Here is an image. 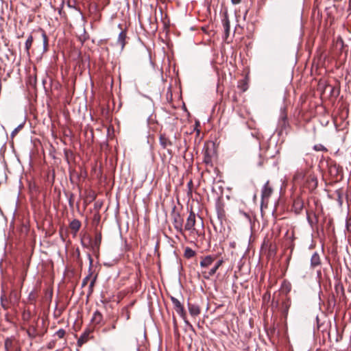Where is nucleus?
Listing matches in <instances>:
<instances>
[{
    "label": "nucleus",
    "mask_w": 351,
    "mask_h": 351,
    "mask_svg": "<svg viewBox=\"0 0 351 351\" xmlns=\"http://www.w3.org/2000/svg\"><path fill=\"white\" fill-rule=\"evenodd\" d=\"M193 181L191 180L187 183V186H188V189H189L188 194H191V193H192V188H193Z\"/></svg>",
    "instance_id": "obj_41"
},
{
    "label": "nucleus",
    "mask_w": 351,
    "mask_h": 351,
    "mask_svg": "<svg viewBox=\"0 0 351 351\" xmlns=\"http://www.w3.org/2000/svg\"><path fill=\"white\" fill-rule=\"evenodd\" d=\"M199 122H198V121H197V122L195 123L196 126L199 125Z\"/></svg>",
    "instance_id": "obj_52"
},
{
    "label": "nucleus",
    "mask_w": 351,
    "mask_h": 351,
    "mask_svg": "<svg viewBox=\"0 0 351 351\" xmlns=\"http://www.w3.org/2000/svg\"><path fill=\"white\" fill-rule=\"evenodd\" d=\"M247 14V10L245 11V14L244 15V17H245L246 14Z\"/></svg>",
    "instance_id": "obj_53"
},
{
    "label": "nucleus",
    "mask_w": 351,
    "mask_h": 351,
    "mask_svg": "<svg viewBox=\"0 0 351 351\" xmlns=\"http://www.w3.org/2000/svg\"><path fill=\"white\" fill-rule=\"evenodd\" d=\"M208 148L204 150L203 162L207 165L213 166L212 156Z\"/></svg>",
    "instance_id": "obj_19"
},
{
    "label": "nucleus",
    "mask_w": 351,
    "mask_h": 351,
    "mask_svg": "<svg viewBox=\"0 0 351 351\" xmlns=\"http://www.w3.org/2000/svg\"><path fill=\"white\" fill-rule=\"evenodd\" d=\"M172 221L174 228L180 234L184 233L183 223L184 219L179 213L173 212L171 214Z\"/></svg>",
    "instance_id": "obj_5"
},
{
    "label": "nucleus",
    "mask_w": 351,
    "mask_h": 351,
    "mask_svg": "<svg viewBox=\"0 0 351 351\" xmlns=\"http://www.w3.org/2000/svg\"><path fill=\"white\" fill-rule=\"evenodd\" d=\"M69 227L72 231H73L74 234H75L80 230L81 227V222L78 219H73L69 224Z\"/></svg>",
    "instance_id": "obj_21"
},
{
    "label": "nucleus",
    "mask_w": 351,
    "mask_h": 351,
    "mask_svg": "<svg viewBox=\"0 0 351 351\" xmlns=\"http://www.w3.org/2000/svg\"><path fill=\"white\" fill-rule=\"evenodd\" d=\"M335 291L337 296H344V288L340 283L336 284L335 286Z\"/></svg>",
    "instance_id": "obj_29"
},
{
    "label": "nucleus",
    "mask_w": 351,
    "mask_h": 351,
    "mask_svg": "<svg viewBox=\"0 0 351 351\" xmlns=\"http://www.w3.org/2000/svg\"><path fill=\"white\" fill-rule=\"evenodd\" d=\"M321 264L320 257L317 252H315L311 258V265L315 267Z\"/></svg>",
    "instance_id": "obj_22"
},
{
    "label": "nucleus",
    "mask_w": 351,
    "mask_h": 351,
    "mask_svg": "<svg viewBox=\"0 0 351 351\" xmlns=\"http://www.w3.org/2000/svg\"><path fill=\"white\" fill-rule=\"evenodd\" d=\"M88 261H89V268H88V274L82 280V287H84L85 286L87 285L88 282V280L92 278V276L93 275V271H92L93 260V258H92V256H91V255L90 254H88Z\"/></svg>",
    "instance_id": "obj_10"
},
{
    "label": "nucleus",
    "mask_w": 351,
    "mask_h": 351,
    "mask_svg": "<svg viewBox=\"0 0 351 351\" xmlns=\"http://www.w3.org/2000/svg\"><path fill=\"white\" fill-rule=\"evenodd\" d=\"M217 214L218 219L222 221L223 219H225L226 217V213L225 210L221 206H218L217 207Z\"/></svg>",
    "instance_id": "obj_28"
},
{
    "label": "nucleus",
    "mask_w": 351,
    "mask_h": 351,
    "mask_svg": "<svg viewBox=\"0 0 351 351\" xmlns=\"http://www.w3.org/2000/svg\"><path fill=\"white\" fill-rule=\"evenodd\" d=\"M274 193V187L269 180H267L261 189V205L268 204L269 199Z\"/></svg>",
    "instance_id": "obj_2"
},
{
    "label": "nucleus",
    "mask_w": 351,
    "mask_h": 351,
    "mask_svg": "<svg viewBox=\"0 0 351 351\" xmlns=\"http://www.w3.org/2000/svg\"><path fill=\"white\" fill-rule=\"evenodd\" d=\"M77 258L79 261H80V252L79 250H77Z\"/></svg>",
    "instance_id": "obj_46"
},
{
    "label": "nucleus",
    "mask_w": 351,
    "mask_h": 351,
    "mask_svg": "<svg viewBox=\"0 0 351 351\" xmlns=\"http://www.w3.org/2000/svg\"><path fill=\"white\" fill-rule=\"evenodd\" d=\"M282 119H283V120H286L287 117H286V116H283V117H282Z\"/></svg>",
    "instance_id": "obj_51"
},
{
    "label": "nucleus",
    "mask_w": 351,
    "mask_h": 351,
    "mask_svg": "<svg viewBox=\"0 0 351 351\" xmlns=\"http://www.w3.org/2000/svg\"><path fill=\"white\" fill-rule=\"evenodd\" d=\"M328 87L330 88V90H331V93L334 90V87L333 86H328Z\"/></svg>",
    "instance_id": "obj_49"
},
{
    "label": "nucleus",
    "mask_w": 351,
    "mask_h": 351,
    "mask_svg": "<svg viewBox=\"0 0 351 351\" xmlns=\"http://www.w3.org/2000/svg\"><path fill=\"white\" fill-rule=\"evenodd\" d=\"M34 316L32 315L31 311L29 309H25L23 311L22 313V319L24 322L25 324L30 322L33 320Z\"/></svg>",
    "instance_id": "obj_17"
},
{
    "label": "nucleus",
    "mask_w": 351,
    "mask_h": 351,
    "mask_svg": "<svg viewBox=\"0 0 351 351\" xmlns=\"http://www.w3.org/2000/svg\"><path fill=\"white\" fill-rule=\"evenodd\" d=\"M335 195H336V200L337 201L339 205L341 206L343 204V191L341 189H339L335 191Z\"/></svg>",
    "instance_id": "obj_25"
},
{
    "label": "nucleus",
    "mask_w": 351,
    "mask_h": 351,
    "mask_svg": "<svg viewBox=\"0 0 351 351\" xmlns=\"http://www.w3.org/2000/svg\"><path fill=\"white\" fill-rule=\"evenodd\" d=\"M66 334L65 330L60 328L55 333V335L57 336L59 339H62Z\"/></svg>",
    "instance_id": "obj_35"
},
{
    "label": "nucleus",
    "mask_w": 351,
    "mask_h": 351,
    "mask_svg": "<svg viewBox=\"0 0 351 351\" xmlns=\"http://www.w3.org/2000/svg\"><path fill=\"white\" fill-rule=\"evenodd\" d=\"M195 213L191 210L187 219L186 222L185 223L184 231L187 230L191 232H193L195 230Z\"/></svg>",
    "instance_id": "obj_7"
},
{
    "label": "nucleus",
    "mask_w": 351,
    "mask_h": 351,
    "mask_svg": "<svg viewBox=\"0 0 351 351\" xmlns=\"http://www.w3.org/2000/svg\"><path fill=\"white\" fill-rule=\"evenodd\" d=\"M180 134L174 132L172 136L166 133L160 134L159 142L163 149H167L168 153L171 154V151L168 149L169 147L177 145V141L179 140Z\"/></svg>",
    "instance_id": "obj_1"
},
{
    "label": "nucleus",
    "mask_w": 351,
    "mask_h": 351,
    "mask_svg": "<svg viewBox=\"0 0 351 351\" xmlns=\"http://www.w3.org/2000/svg\"><path fill=\"white\" fill-rule=\"evenodd\" d=\"M271 306L272 308H277L278 306V301L274 302V300H273Z\"/></svg>",
    "instance_id": "obj_43"
},
{
    "label": "nucleus",
    "mask_w": 351,
    "mask_h": 351,
    "mask_svg": "<svg viewBox=\"0 0 351 351\" xmlns=\"http://www.w3.org/2000/svg\"><path fill=\"white\" fill-rule=\"evenodd\" d=\"M126 319H130V313L129 312L127 313V315H126Z\"/></svg>",
    "instance_id": "obj_47"
},
{
    "label": "nucleus",
    "mask_w": 351,
    "mask_h": 351,
    "mask_svg": "<svg viewBox=\"0 0 351 351\" xmlns=\"http://www.w3.org/2000/svg\"><path fill=\"white\" fill-rule=\"evenodd\" d=\"M313 216H314V219H315V220H313V219L311 217V216H310V215H309L308 212V211H306V218H307V221H308V223L311 225V227H313V226H314V224L317 223V221H318L317 217V215H316V214H315V213H313Z\"/></svg>",
    "instance_id": "obj_30"
},
{
    "label": "nucleus",
    "mask_w": 351,
    "mask_h": 351,
    "mask_svg": "<svg viewBox=\"0 0 351 351\" xmlns=\"http://www.w3.org/2000/svg\"><path fill=\"white\" fill-rule=\"evenodd\" d=\"M334 169L336 171V173H339V167L337 165H334L333 167L331 169V170Z\"/></svg>",
    "instance_id": "obj_45"
},
{
    "label": "nucleus",
    "mask_w": 351,
    "mask_h": 351,
    "mask_svg": "<svg viewBox=\"0 0 351 351\" xmlns=\"http://www.w3.org/2000/svg\"><path fill=\"white\" fill-rule=\"evenodd\" d=\"M4 347L5 351H21V348L18 342L12 337L5 339Z\"/></svg>",
    "instance_id": "obj_6"
},
{
    "label": "nucleus",
    "mask_w": 351,
    "mask_h": 351,
    "mask_svg": "<svg viewBox=\"0 0 351 351\" xmlns=\"http://www.w3.org/2000/svg\"><path fill=\"white\" fill-rule=\"evenodd\" d=\"M127 33L125 30H122L118 36L117 45H119L121 50L123 49L126 44Z\"/></svg>",
    "instance_id": "obj_15"
},
{
    "label": "nucleus",
    "mask_w": 351,
    "mask_h": 351,
    "mask_svg": "<svg viewBox=\"0 0 351 351\" xmlns=\"http://www.w3.org/2000/svg\"><path fill=\"white\" fill-rule=\"evenodd\" d=\"M335 304H336V300H335L334 295H332L328 299V305L330 306H335Z\"/></svg>",
    "instance_id": "obj_38"
},
{
    "label": "nucleus",
    "mask_w": 351,
    "mask_h": 351,
    "mask_svg": "<svg viewBox=\"0 0 351 351\" xmlns=\"http://www.w3.org/2000/svg\"><path fill=\"white\" fill-rule=\"evenodd\" d=\"M33 41H34L33 36L32 35H29L25 43V51L28 55L29 54V49L32 45Z\"/></svg>",
    "instance_id": "obj_27"
},
{
    "label": "nucleus",
    "mask_w": 351,
    "mask_h": 351,
    "mask_svg": "<svg viewBox=\"0 0 351 351\" xmlns=\"http://www.w3.org/2000/svg\"><path fill=\"white\" fill-rule=\"evenodd\" d=\"M101 242V234L99 232L95 235V239H94V241H93V243L92 245V248H93V251L99 250Z\"/></svg>",
    "instance_id": "obj_20"
},
{
    "label": "nucleus",
    "mask_w": 351,
    "mask_h": 351,
    "mask_svg": "<svg viewBox=\"0 0 351 351\" xmlns=\"http://www.w3.org/2000/svg\"><path fill=\"white\" fill-rule=\"evenodd\" d=\"M48 348H53V345L51 343H49V345H48Z\"/></svg>",
    "instance_id": "obj_48"
},
{
    "label": "nucleus",
    "mask_w": 351,
    "mask_h": 351,
    "mask_svg": "<svg viewBox=\"0 0 351 351\" xmlns=\"http://www.w3.org/2000/svg\"><path fill=\"white\" fill-rule=\"evenodd\" d=\"M171 301L172 302V304L173 305V308L176 313L183 319L186 317V311L184 310V308L183 305L181 304V302L178 300V299L176 298L173 296H171Z\"/></svg>",
    "instance_id": "obj_8"
},
{
    "label": "nucleus",
    "mask_w": 351,
    "mask_h": 351,
    "mask_svg": "<svg viewBox=\"0 0 351 351\" xmlns=\"http://www.w3.org/2000/svg\"><path fill=\"white\" fill-rule=\"evenodd\" d=\"M23 128V123L20 124L18 127H16L11 133V137L14 138L18 132Z\"/></svg>",
    "instance_id": "obj_34"
},
{
    "label": "nucleus",
    "mask_w": 351,
    "mask_h": 351,
    "mask_svg": "<svg viewBox=\"0 0 351 351\" xmlns=\"http://www.w3.org/2000/svg\"><path fill=\"white\" fill-rule=\"evenodd\" d=\"M313 149L316 152H328L327 148L322 144H317L313 146Z\"/></svg>",
    "instance_id": "obj_32"
},
{
    "label": "nucleus",
    "mask_w": 351,
    "mask_h": 351,
    "mask_svg": "<svg viewBox=\"0 0 351 351\" xmlns=\"http://www.w3.org/2000/svg\"><path fill=\"white\" fill-rule=\"evenodd\" d=\"M215 258L216 256L212 255L201 257L200 266L202 267H208L213 264Z\"/></svg>",
    "instance_id": "obj_12"
},
{
    "label": "nucleus",
    "mask_w": 351,
    "mask_h": 351,
    "mask_svg": "<svg viewBox=\"0 0 351 351\" xmlns=\"http://www.w3.org/2000/svg\"><path fill=\"white\" fill-rule=\"evenodd\" d=\"M333 49L339 55L344 53L345 58L347 56L348 46L344 44L341 36H338L334 41Z\"/></svg>",
    "instance_id": "obj_4"
},
{
    "label": "nucleus",
    "mask_w": 351,
    "mask_h": 351,
    "mask_svg": "<svg viewBox=\"0 0 351 351\" xmlns=\"http://www.w3.org/2000/svg\"><path fill=\"white\" fill-rule=\"evenodd\" d=\"M188 307L189 311L192 316L195 317L200 313V308L198 305L188 303Z\"/></svg>",
    "instance_id": "obj_18"
},
{
    "label": "nucleus",
    "mask_w": 351,
    "mask_h": 351,
    "mask_svg": "<svg viewBox=\"0 0 351 351\" xmlns=\"http://www.w3.org/2000/svg\"><path fill=\"white\" fill-rule=\"evenodd\" d=\"M40 31L41 32V34H42V37H43V49H44V51H47L48 49V45H49L48 37H47L45 32L43 29H40Z\"/></svg>",
    "instance_id": "obj_24"
},
{
    "label": "nucleus",
    "mask_w": 351,
    "mask_h": 351,
    "mask_svg": "<svg viewBox=\"0 0 351 351\" xmlns=\"http://www.w3.org/2000/svg\"><path fill=\"white\" fill-rule=\"evenodd\" d=\"M231 2L234 5L239 4L241 2V0H231Z\"/></svg>",
    "instance_id": "obj_44"
},
{
    "label": "nucleus",
    "mask_w": 351,
    "mask_h": 351,
    "mask_svg": "<svg viewBox=\"0 0 351 351\" xmlns=\"http://www.w3.org/2000/svg\"><path fill=\"white\" fill-rule=\"evenodd\" d=\"M50 297H52V291L50 292Z\"/></svg>",
    "instance_id": "obj_54"
},
{
    "label": "nucleus",
    "mask_w": 351,
    "mask_h": 351,
    "mask_svg": "<svg viewBox=\"0 0 351 351\" xmlns=\"http://www.w3.org/2000/svg\"><path fill=\"white\" fill-rule=\"evenodd\" d=\"M90 332L89 331H85L82 334L80 337L77 340V345L79 346H82L84 343H85L88 339L89 336Z\"/></svg>",
    "instance_id": "obj_23"
},
{
    "label": "nucleus",
    "mask_w": 351,
    "mask_h": 351,
    "mask_svg": "<svg viewBox=\"0 0 351 351\" xmlns=\"http://www.w3.org/2000/svg\"><path fill=\"white\" fill-rule=\"evenodd\" d=\"M263 160H261L259 162H258V165L261 166L263 165Z\"/></svg>",
    "instance_id": "obj_50"
},
{
    "label": "nucleus",
    "mask_w": 351,
    "mask_h": 351,
    "mask_svg": "<svg viewBox=\"0 0 351 351\" xmlns=\"http://www.w3.org/2000/svg\"><path fill=\"white\" fill-rule=\"evenodd\" d=\"M263 300H269L270 298V293L269 292H266L264 295H263Z\"/></svg>",
    "instance_id": "obj_42"
},
{
    "label": "nucleus",
    "mask_w": 351,
    "mask_h": 351,
    "mask_svg": "<svg viewBox=\"0 0 351 351\" xmlns=\"http://www.w3.org/2000/svg\"><path fill=\"white\" fill-rule=\"evenodd\" d=\"M74 194L71 193L69 196V204L71 208L73 207V203H74Z\"/></svg>",
    "instance_id": "obj_37"
},
{
    "label": "nucleus",
    "mask_w": 351,
    "mask_h": 351,
    "mask_svg": "<svg viewBox=\"0 0 351 351\" xmlns=\"http://www.w3.org/2000/svg\"><path fill=\"white\" fill-rule=\"evenodd\" d=\"M117 319L114 320L113 322V323L112 324V325L110 326V327L104 328L103 329V332H107L110 331V330L116 329V328H117Z\"/></svg>",
    "instance_id": "obj_36"
},
{
    "label": "nucleus",
    "mask_w": 351,
    "mask_h": 351,
    "mask_svg": "<svg viewBox=\"0 0 351 351\" xmlns=\"http://www.w3.org/2000/svg\"><path fill=\"white\" fill-rule=\"evenodd\" d=\"M37 298V293L35 291V290L32 291L29 295H28V300L30 301L31 303H34Z\"/></svg>",
    "instance_id": "obj_33"
},
{
    "label": "nucleus",
    "mask_w": 351,
    "mask_h": 351,
    "mask_svg": "<svg viewBox=\"0 0 351 351\" xmlns=\"http://www.w3.org/2000/svg\"><path fill=\"white\" fill-rule=\"evenodd\" d=\"M1 304L4 309H7L8 308V301L6 300H4L3 296L1 297Z\"/></svg>",
    "instance_id": "obj_40"
},
{
    "label": "nucleus",
    "mask_w": 351,
    "mask_h": 351,
    "mask_svg": "<svg viewBox=\"0 0 351 351\" xmlns=\"http://www.w3.org/2000/svg\"><path fill=\"white\" fill-rule=\"evenodd\" d=\"M346 226L347 230L351 232V217H349L346 219Z\"/></svg>",
    "instance_id": "obj_39"
},
{
    "label": "nucleus",
    "mask_w": 351,
    "mask_h": 351,
    "mask_svg": "<svg viewBox=\"0 0 351 351\" xmlns=\"http://www.w3.org/2000/svg\"><path fill=\"white\" fill-rule=\"evenodd\" d=\"M222 24L224 29V39L227 40L230 32V21L227 15L222 19Z\"/></svg>",
    "instance_id": "obj_16"
},
{
    "label": "nucleus",
    "mask_w": 351,
    "mask_h": 351,
    "mask_svg": "<svg viewBox=\"0 0 351 351\" xmlns=\"http://www.w3.org/2000/svg\"><path fill=\"white\" fill-rule=\"evenodd\" d=\"M195 252L191 248L186 247L184 250V256L186 258H192L195 256Z\"/></svg>",
    "instance_id": "obj_31"
},
{
    "label": "nucleus",
    "mask_w": 351,
    "mask_h": 351,
    "mask_svg": "<svg viewBox=\"0 0 351 351\" xmlns=\"http://www.w3.org/2000/svg\"><path fill=\"white\" fill-rule=\"evenodd\" d=\"M223 260L219 259L216 262L214 267L209 271L202 272L204 278L206 279H209L210 276H213L216 273V271H217L219 267L223 264Z\"/></svg>",
    "instance_id": "obj_11"
},
{
    "label": "nucleus",
    "mask_w": 351,
    "mask_h": 351,
    "mask_svg": "<svg viewBox=\"0 0 351 351\" xmlns=\"http://www.w3.org/2000/svg\"><path fill=\"white\" fill-rule=\"evenodd\" d=\"M104 317L101 313L97 310L94 312L92 319H91V323L94 326L101 325L103 322Z\"/></svg>",
    "instance_id": "obj_13"
},
{
    "label": "nucleus",
    "mask_w": 351,
    "mask_h": 351,
    "mask_svg": "<svg viewBox=\"0 0 351 351\" xmlns=\"http://www.w3.org/2000/svg\"><path fill=\"white\" fill-rule=\"evenodd\" d=\"M38 322L39 317L34 316L33 320L27 324L28 328L26 332L30 339H34L40 335L38 329Z\"/></svg>",
    "instance_id": "obj_3"
},
{
    "label": "nucleus",
    "mask_w": 351,
    "mask_h": 351,
    "mask_svg": "<svg viewBox=\"0 0 351 351\" xmlns=\"http://www.w3.org/2000/svg\"><path fill=\"white\" fill-rule=\"evenodd\" d=\"M97 278V274H95V276H93L92 278H90L91 280H90V282L88 286V296L90 295L93 292V288H94L95 284L96 282Z\"/></svg>",
    "instance_id": "obj_26"
},
{
    "label": "nucleus",
    "mask_w": 351,
    "mask_h": 351,
    "mask_svg": "<svg viewBox=\"0 0 351 351\" xmlns=\"http://www.w3.org/2000/svg\"><path fill=\"white\" fill-rule=\"evenodd\" d=\"M291 306V300L289 298L286 297L282 300L279 310L282 315L286 318L288 315L289 309Z\"/></svg>",
    "instance_id": "obj_9"
},
{
    "label": "nucleus",
    "mask_w": 351,
    "mask_h": 351,
    "mask_svg": "<svg viewBox=\"0 0 351 351\" xmlns=\"http://www.w3.org/2000/svg\"><path fill=\"white\" fill-rule=\"evenodd\" d=\"M304 207V202L300 197L294 199L293 203V210L296 214H300Z\"/></svg>",
    "instance_id": "obj_14"
}]
</instances>
